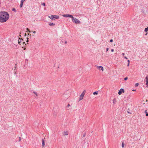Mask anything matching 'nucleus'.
Returning a JSON list of instances; mask_svg holds the SVG:
<instances>
[{"mask_svg":"<svg viewBox=\"0 0 148 148\" xmlns=\"http://www.w3.org/2000/svg\"><path fill=\"white\" fill-rule=\"evenodd\" d=\"M21 137H19V141H18L19 142H20L21 141Z\"/></svg>","mask_w":148,"mask_h":148,"instance_id":"25","label":"nucleus"},{"mask_svg":"<svg viewBox=\"0 0 148 148\" xmlns=\"http://www.w3.org/2000/svg\"><path fill=\"white\" fill-rule=\"evenodd\" d=\"M145 82H146V85L147 86H148V77L147 76L145 79Z\"/></svg>","mask_w":148,"mask_h":148,"instance_id":"8","label":"nucleus"},{"mask_svg":"<svg viewBox=\"0 0 148 148\" xmlns=\"http://www.w3.org/2000/svg\"><path fill=\"white\" fill-rule=\"evenodd\" d=\"M72 21L73 23L76 24H80V21L75 18L74 17V19H72Z\"/></svg>","mask_w":148,"mask_h":148,"instance_id":"2","label":"nucleus"},{"mask_svg":"<svg viewBox=\"0 0 148 148\" xmlns=\"http://www.w3.org/2000/svg\"><path fill=\"white\" fill-rule=\"evenodd\" d=\"M98 94V92L97 91H95L93 93V94L94 95H97Z\"/></svg>","mask_w":148,"mask_h":148,"instance_id":"17","label":"nucleus"},{"mask_svg":"<svg viewBox=\"0 0 148 148\" xmlns=\"http://www.w3.org/2000/svg\"><path fill=\"white\" fill-rule=\"evenodd\" d=\"M124 92V90L123 88H121L118 92V94L119 95L121 94L122 92Z\"/></svg>","mask_w":148,"mask_h":148,"instance_id":"6","label":"nucleus"},{"mask_svg":"<svg viewBox=\"0 0 148 148\" xmlns=\"http://www.w3.org/2000/svg\"><path fill=\"white\" fill-rule=\"evenodd\" d=\"M26 34H25V35H26Z\"/></svg>","mask_w":148,"mask_h":148,"instance_id":"46","label":"nucleus"},{"mask_svg":"<svg viewBox=\"0 0 148 148\" xmlns=\"http://www.w3.org/2000/svg\"><path fill=\"white\" fill-rule=\"evenodd\" d=\"M147 33H146V34H145V35H147Z\"/></svg>","mask_w":148,"mask_h":148,"instance_id":"45","label":"nucleus"},{"mask_svg":"<svg viewBox=\"0 0 148 148\" xmlns=\"http://www.w3.org/2000/svg\"><path fill=\"white\" fill-rule=\"evenodd\" d=\"M33 93L35 94V96H34V97H36L38 96V95L37 92L34 91Z\"/></svg>","mask_w":148,"mask_h":148,"instance_id":"15","label":"nucleus"},{"mask_svg":"<svg viewBox=\"0 0 148 148\" xmlns=\"http://www.w3.org/2000/svg\"><path fill=\"white\" fill-rule=\"evenodd\" d=\"M63 16L64 17H70L71 18H72H72L74 19V17L72 15H70V14H64L63 15Z\"/></svg>","mask_w":148,"mask_h":148,"instance_id":"5","label":"nucleus"},{"mask_svg":"<svg viewBox=\"0 0 148 148\" xmlns=\"http://www.w3.org/2000/svg\"><path fill=\"white\" fill-rule=\"evenodd\" d=\"M53 15H51V16H49V17L52 20H53Z\"/></svg>","mask_w":148,"mask_h":148,"instance_id":"12","label":"nucleus"},{"mask_svg":"<svg viewBox=\"0 0 148 148\" xmlns=\"http://www.w3.org/2000/svg\"><path fill=\"white\" fill-rule=\"evenodd\" d=\"M135 91V90H134V89H133V90H132V91Z\"/></svg>","mask_w":148,"mask_h":148,"instance_id":"44","label":"nucleus"},{"mask_svg":"<svg viewBox=\"0 0 148 148\" xmlns=\"http://www.w3.org/2000/svg\"><path fill=\"white\" fill-rule=\"evenodd\" d=\"M127 112L129 113H130V114H131V113L130 112H129L128 111H127Z\"/></svg>","mask_w":148,"mask_h":148,"instance_id":"38","label":"nucleus"},{"mask_svg":"<svg viewBox=\"0 0 148 148\" xmlns=\"http://www.w3.org/2000/svg\"><path fill=\"white\" fill-rule=\"evenodd\" d=\"M14 71L15 72V73L16 74V70H15V69H14Z\"/></svg>","mask_w":148,"mask_h":148,"instance_id":"41","label":"nucleus"},{"mask_svg":"<svg viewBox=\"0 0 148 148\" xmlns=\"http://www.w3.org/2000/svg\"><path fill=\"white\" fill-rule=\"evenodd\" d=\"M9 17V15L7 12L3 11L0 12V22L3 23L6 22Z\"/></svg>","mask_w":148,"mask_h":148,"instance_id":"1","label":"nucleus"},{"mask_svg":"<svg viewBox=\"0 0 148 148\" xmlns=\"http://www.w3.org/2000/svg\"><path fill=\"white\" fill-rule=\"evenodd\" d=\"M145 113L146 114V116H148V112H147V110H145Z\"/></svg>","mask_w":148,"mask_h":148,"instance_id":"13","label":"nucleus"},{"mask_svg":"<svg viewBox=\"0 0 148 148\" xmlns=\"http://www.w3.org/2000/svg\"><path fill=\"white\" fill-rule=\"evenodd\" d=\"M33 33H34V34H35L36 33V32L35 31H34L33 32Z\"/></svg>","mask_w":148,"mask_h":148,"instance_id":"34","label":"nucleus"},{"mask_svg":"<svg viewBox=\"0 0 148 148\" xmlns=\"http://www.w3.org/2000/svg\"><path fill=\"white\" fill-rule=\"evenodd\" d=\"M85 134H83V137H85Z\"/></svg>","mask_w":148,"mask_h":148,"instance_id":"32","label":"nucleus"},{"mask_svg":"<svg viewBox=\"0 0 148 148\" xmlns=\"http://www.w3.org/2000/svg\"><path fill=\"white\" fill-rule=\"evenodd\" d=\"M86 92V90H84L83 92L82 93L80 96L79 98V100H81L83 99L84 96Z\"/></svg>","mask_w":148,"mask_h":148,"instance_id":"3","label":"nucleus"},{"mask_svg":"<svg viewBox=\"0 0 148 148\" xmlns=\"http://www.w3.org/2000/svg\"><path fill=\"white\" fill-rule=\"evenodd\" d=\"M139 84L138 83H136L135 84V86L136 87H137L138 86Z\"/></svg>","mask_w":148,"mask_h":148,"instance_id":"22","label":"nucleus"},{"mask_svg":"<svg viewBox=\"0 0 148 148\" xmlns=\"http://www.w3.org/2000/svg\"><path fill=\"white\" fill-rule=\"evenodd\" d=\"M113 41V40L112 39H111L110 40V42H112Z\"/></svg>","mask_w":148,"mask_h":148,"instance_id":"28","label":"nucleus"},{"mask_svg":"<svg viewBox=\"0 0 148 148\" xmlns=\"http://www.w3.org/2000/svg\"><path fill=\"white\" fill-rule=\"evenodd\" d=\"M70 106V105L69 104H68L67 106V107H69Z\"/></svg>","mask_w":148,"mask_h":148,"instance_id":"30","label":"nucleus"},{"mask_svg":"<svg viewBox=\"0 0 148 148\" xmlns=\"http://www.w3.org/2000/svg\"><path fill=\"white\" fill-rule=\"evenodd\" d=\"M23 3L21 2L20 5V7L21 8L23 5Z\"/></svg>","mask_w":148,"mask_h":148,"instance_id":"21","label":"nucleus"},{"mask_svg":"<svg viewBox=\"0 0 148 148\" xmlns=\"http://www.w3.org/2000/svg\"><path fill=\"white\" fill-rule=\"evenodd\" d=\"M53 20H55L56 19H58L59 18V16L58 15H53Z\"/></svg>","mask_w":148,"mask_h":148,"instance_id":"10","label":"nucleus"},{"mask_svg":"<svg viewBox=\"0 0 148 148\" xmlns=\"http://www.w3.org/2000/svg\"><path fill=\"white\" fill-rule=\"evenodd\" d=\"M67 43V41H66L65 42V43L66 44V43Z\"/></svg>","mask_w":148,"mask_h":148,"instance_id":"39","label":"nucleus"},{"mask_svg":"<svg viewBox=\"0 0 148 148\" xmlns=\"http://www.w3.org/2000/svg\"><path fill=\"white\" fill-rule=\"evenodd\" d=\"M114 51V49H111V51L112 52H113Z\"/></svg>","mask_w":148,"mask_h":148,"instance_id":"29","label":"nucleus"},{"mask_svg":"<svg viewBox=\"0 0 148 148\" xmlns=\"http://www.w3.org/2000/svg\"><path fill=\"white\" fill-rule=\"evenodd\" d=\"M28 31V32H31L29 30V29L28 28H27L26 29Z\"/></svg>","mask_w":148,"mask_h":148,"instance_id":"23","label":"nucleus"},{"mask_svg":"<svg viewBox=\"0 0 148 148\" xmlns=\"http://www.w3.org/2000/svg\"><path fill=\"white\" fill-rule=\"evenodd\" d=\"M125 144L123 142L122 144V147H124Z\"/></svg>","mask_w":148,"mask_h":148,"instance_id":"20","label":"nucleus"},{"mask_svg":"<svg viewBox=\"0 0 148 148\" xmlns=\"http://www.w3.org/2000/svg\"><path fill=\"white\" fill-rule=\"evenodd\" d=\"M122 55H123V56H124V55H125V54H124V53H122Z\"/></svg>","mask_w":148,"mask_h":148,"instance_id":"35","label":"nucleus"},{"mask_svg":"<svg viewBox=\"0 0 148 148\" xmlns=\"http://www.w3.org/2000/svg\"><path fill=\"white\" fill-rule=\"evenodd\" d=\"M45 145V141L43 139L42 140V146L43 147H44Z\"/></svg>","mask_w":148,"mask_h":148,"instance_id":"11","label":"nucleus"},{"mask_svg":"<svg viewBox=\"0 0 148 148\" xmlns=\"http://www.w3.org/2000/svg\"><path fill=\"white\" fill-rule=\"evenodd\" d=\"M33 36H34V35H33Z\"/></svg>","mask_w":148,"mask_h":148,"instance_id":"47","label":"nucleus"},{"mask_svg":"<svg viewBox=\"0 0 148 148\" xmlns=\"http://www.w3.org/2000/svg\"><path fill=\"white\" fill-rule=\"evenodd\" d=\"M14 71L15 72V73L16 74V70H15V69H14Z\"/></svg>","mask_w":148,"mask_h":148,"instance_id":"40","label":"nucleus"},{"mask_svg":"<svg viewBox=\"0 0 148 148\" xmlns=\"http://www.w3.org/2000/svg\"><path fill=\"white\" fill-rule=\"evenodd\" d=\"M144 31L145 32H147L148 31V27L145 29Z\"/></svg>","mask_w":148,"mask_h":148,"instance_id":"18","label":"nucleus"},{"mask_svg":"<svg viewBox=\"0 0 148 148\" xmlns=\"http://www.w3.org/2000/svg\"><path fill=\"white\" fill-rule=\"evenodd\" d=\"M129 64H130V63H128V64H127V66H129Z\"/></svg>","mask_w":148,"mask_h":148,"instance_id":"37","label":"nucleus"},{"mask_svg":"<svg viewBox=\"0 0 148 148\" xmlns=\"http://www.w3.org/2000/svg\"><path fill=\"white\" fill-rule=\"evenodd\" d=\"M128 79V77H126L124 78V80H126Z\"/></svg>","mask_w":148,"mask_h":148,"instance_id":"26","label":"nucleus"},{"mask_svg":"<svg viewBox=\"0 0 148 148\" xmlns=\"http://www.w3.org/2000/svg\"><path fill=\"white\" fill-rule=\"evenodd\" d=\"M124 58H125L126 59H127V58L126 57V56H125L124 57Z\"/></svg>","mask_w":148,"mask_h":148,"instance_id":"36","label":"nucleus"},{"mask_svg":"<svg viewBox=\"0 0 148 148\" xmlns=\"http://www.w3.org/2000/svg\"><path fill=\"white\" fill-rule=\"evenodd\" d=\"M12 10V11H14L15 12H16V10L15 8H13Z\"/></svg>","mask_w":148,"mask_h":148,"instance_id":"19","label":"nucleus"},{"mask_svg":"<svg viewBox=\"0 0 148 148\" xmlns=\"http://www.w3.org/2000/svg\"><path fill=\"white\" fill-rule=\"evenodd\" d=\"M25 0H21V2L23 3Z\"/></svg>","mask_w":148,"mask_h":148,"instance_id":"27","label":"nucleus"},{"mask_svg":"<svg viewBox=\"0 0 148 148\" xmlns=\"http://www.w3.org/2000/svg\"><path fill=\"white\" fill-rule=\"evenodd\" d=\"M108 49H109L108 48H107L106 50V51H108Z\"/></svg>","mask_w":148,"mask_h":148,"instance_id":"31","label":"nucleus"},{"mask_svg":"<svg viewBox=\"0 0 148 148\" xmlns=\"http://www.w3.org/2000/svg\"><path fill=\"white\" fill-rule=\"evenodd\" d=\"M23 39L22 38H19L18 39V42L19 44L20 45H21V44H25V42L24 41H23Z\"/></svg>","mask_w":148,"mask_h":148,"instance_id":"4","label":"nucleus"},{"mask_svg":"<svg viewBox=\"0 0 148 148\" xmlns=\"http://www.w3.org/2000/svg\"><path fill=\"white\" fill-rule=\"evenodd\" d=\"M127 62H128V63H130V60H127Z\"/></svg>","mask_w":148,"mask_h":148,"instance_id":"33","label":"nucleus"},{"mask_svg":"<svg viewBox=\"0 0 148 148\" xmlns=\"http://www.w3.org/2000/svg\"><path fill=\"white\" fill-rule=\"evenodd\" d=\"M49 25H50V26H54L55 25V24H53V23H49Z\"/></svg>","mask_w":148,"mask_h":148,"instance_id":"14","label":"nucleus"},{"mask_svg":"<svg viewBox=\"0 0 148 148\" xmlns=\"http://www.w3.org/2000/svg\"><path fill=\"white\" fill-rule=\"evenodd\" d=\"M28 35H29L30 36H31V35L30 34H28Z\"/></svg>","mask_w":148,"mask_h":148,"instance_id":"42","label":"nucleus"},{"mask_svg":"<svg viewBox=\"0 0 148 148\" xmlns=\"http://www.w3.org/2000/svg\"><path fill=\"white\" fill-rule=\"evenodd\" d=\"M68 134V131H64L63 132V135L64 136L67 135Z\"/></svg>","mask_w":148,"mask_h":148,"instance_id":"9","label":"nucleus"},{"mask_svg":"<svg viewBox=\"0 0 148 148\" xmlns=\"http://www.w3.org/2000/svg\"><path fill=\"white\" fill-rule=\"evenodd\" d=\"M97 67L99 70H101L102 71H103V68L102 66H97Z\"/></svg>","mask_w":148,"mask_h":148,"instance_id":"7","label":"nucleus"},{"mask_svg":"<svg viewBox=\"0 0 148 148\" xmlns=\"http://www.w3.org/2000/svg\"><path fill=\"white\" fill-rule=\"evenodd\" d=\"M42 5H43L44 6H45V3H42Z\"/></svg>","mask_w":148,"mask_h":148,"instance_id":"24","label":"nucleus"},{"mask_svg":"<svg viewBox=\"0 0 148 148\" xmlns=\"http://www.w3.org/2000/svg\"><path fill=\"white\" fill-rule=\"evenodd\" d=\"M27 42H28V38H27Z\"/></svg>","mask_w":148,"mask_h":148,"instance_id":"43","label":"nucleus"},{"mask_svg":"<svg viewBox=\"0 0 148 148\" xmlns=\"http://www.w3.org/2000/svg\"><path fill=\"white\" fill-rule=\"evenodd\" d=\"M113 103L114 104H115L116 103V99H114L113 100Z\"/></svg>","mask_w":148,"mask_h":148,"instance_id":"16","label":"nucleus"}]
</instances>
